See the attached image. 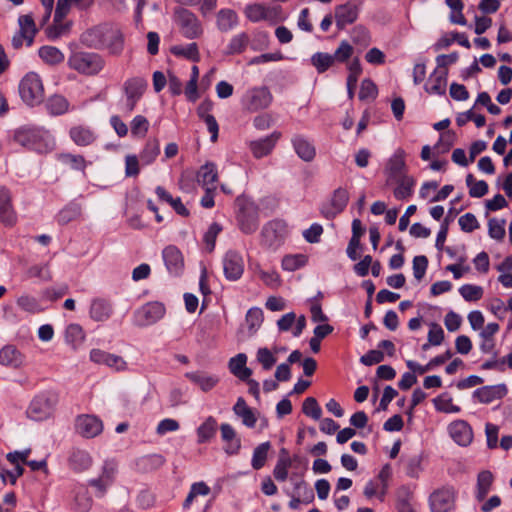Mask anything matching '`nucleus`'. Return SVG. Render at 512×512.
I'll return each mask as SVG.
<instances>
[{
	"instance_id": "obj_1",
	"label": "nucleus",
	"mask_w": 512,
	"mask_h": 512,
	"mask_svg": "<svg viewBox=\"0 0 512 512\" xmlns=\"http://www.w3.org/2000/svg\"><path fill=\"white\" fill-rule=\"evenodd\" d=\"M104 64L103 58L96 53L75 51L68 58V65L71 69L89 76L98 74Z\"/></svg>"
},
{
	"instance_id": "obj_2",
	"label": "nucleus",
	"mask_w": 512,
	"mask_h": 512,
	"mask_svg": "<svg viewBox=\"0 0 512 512\" xmlns=\"http://www.w3.org/2000/svg\"><path fill=\"white\" fill-rule=\"evenodd\" d=\"M57 403L58 395L53 391H45L32 399L26 414L34 421H43L52 415Z\"/></svg>"
},
{
	"instance_id": "obj_3",
	"label": "nucleus",
	"mask_w": 512,
	"mask_h": 512,
	"mask_svg": "<svg viewBox=\"0 0 512 512\" xmlns=\"http://www.w3.org/2000/svg\"><path fill=\"white\" fill-rule=\"evenodd\" d=\"M19 93L22 100L29 106L42 103L44 87L40 76L34 72L26 74L19 84Z\"/></svg>"
},
{
	"instance_id": "obj_4",
	"label": "nucleus",
	"mask_w": 512,
	"mask_h": 512,
	"mask_svg": "<svg viewBox=\"0 0 512 512\" xmlns=\"http://www.w3.org/2000/svg\"><path fill=\"white\" fill-rule=\"evenodd\" d=\"M236 205L239 208L237 221L240 230L245 234L254 233L259 225L258 208L244 197H237Z\"/></svg>"
},
{
	"instance_id": "obj_5",
	"label": "nucleus",
	"mask_w": 512,
	"mask_h": 512,
	"mask_svg": "<svg viewBox=\"0 0 512 512\" xmlns=\"http://www.w3.org/2000/svg\"><path fill=\"white\" fill-rule=\"evenodd\" d=\"M287 234L286 223L282 220H272L261 230V244L271 250H276L283 243Z\"/></svg>"
},
{
	"instance_id": "obj_6",
	"label": "nucleus",
	"mask_w": 512,
	"mask_h": 512,
	"mask_svg": "<svg viewBox=\"0 0 512 512\" xmlns=\"http://www.w3.org/2000/svg\"><path fill=\"white\" fill-rule=\"evenodd\" d=\"M244 13L246 17L252 22H259L267 20L271 22H278L282 20V8L279 5L276 6H265L263 4H251L248 5Z\"/></svg>"
},
{
	"instance_id": "obj_7",
	"label": "nucleus",
	"mask_w": 512,
	"mask_h": 512,
	"mask_svg": "<svg viewBox=\"0 0 512 512\" xmlns=\"http://www.w3.org/2000/svg\"><path fill=\"white\" fill-rule=\"evenodd\" d=\"M165 314V307L160 302H150L135 312V324L139 327L152 325Z\"/></svg>"
},
{
	"instance_id": "obj_8",
	"label": "nucleus",
	"mask_w": 512,
	"mask_h": 512,
	"mask_svg": "<svg viewBox=\"0 0 512 512\" xmlns=\"http://www.w3.org/2000/svg\"><path fill=\"white\" fill-rule=\"evenodd\" d=\"M432 512H449L455 505V490L453 487H443L434 491L429 498Z\"/></svg>"
},
{
	"instance_id": "obj_9",
	"label": "nucleus",
	"mask_w": 512,
	"mask_h": 512,
	"mask_svg": "<svg viewBox=\"0 0 512 512\" xmlns=\"http://www.w3.org/2000/svg\"><path fill=\"white\" fill-rule=\"evenodd\" d=\"M272 101V95L267 87L253 88L244 96L243 103L247 110L255 112L267 108Z\"/></svg>"
},
{
	"instance_id": "obj_10",
	"label": "nucleus",
	"mask_w": 512,
	"mask_h": 512,
	"mask_svg": "<svg viewBox=\"0 0 512 512\" xmlns=\"http://www.w3.org/2000/svg\"><path fill=\"white\" fill-rule=\"evenodd\" d=\"M147 87V81L142 77L128 79L124 83V92L126 95L125 108L127 112H132L137 102L142 97Z\"/></svg>"
},
{
	"instance_id": "obj_11",
	"label": "nucleus",
	"mask_w": 512,
	"mask_h": 512,
	"mask_svg": "<svg viewBox=\"0 0 512 512\" xmlns=\"http://www.w3.org/2000/svg\"><path fill=\"white\" fill-rule=\"evenodd\" d=\"M176 22L182 34L188 39L196 38L202 33L198 19L189 10L180 9L176 11Z\"/></svg>"
},
{
	"instance_id": "obj_12",
	"label": "nucleus",
	"mask_w": 512,
	"mask_h": 512,
	"mask_svg": "<svg viewBox=\"0 0 512 512\" xmlns=\"http://www.w3.org/2000/svg\"><path fill=\"white\" fill-rule=\"evenodd\" d=\"M359 1L351 0L335 7V22L339 30L354 23L358 18Z\"/></svg>"
},
{
	"instance_id": "obj_13",
	"label": "nucleus",
	"mask_w": 512,
	"mask_h": 512,
	"mask_svg": "<svg viewBox=\"0 0 512 512\" xmlns=\"http://www.w3.org/2000/svg\"><path fill=\"white\" fill-rule=\"evenodd\" d=\"M405 155V151L399 148L388 160L385 167V173L387 175V184H392V181L402 178V176H407Z\"/></svg>"
},
{
	"instance_id": "obj_14",
	"label": "nucleus",
	"mask_w": 512,
	"mask_h": 512,
	"mask_svg": "<svg viewBox=\"0 0 512 512\" xmlns=\"http://www.w3.org/2000/svg\"><path fill=\"white\" fill-rule=\"evenodd\" d=\"M76 432L84 438H93L103 430L100 419L92 415H80L75 422Z\"/></svg>"
},
{
	"instance_id": "obj_15",
	"label": "nucleus",
	"mask_w": 512,
	"mask_h": 512,
	"mask_svg": "<svg viewBox=\"0 0 512 512\" xmlns=\"http://www.w3.org/2000/svg\"><path fill=\"white\" fill-rule=\"evenodd\" d=\"M223 270L225 277L230 281L238 280L244 271V261L242 256L236 251L226 252L223 258Z\"/></svg>"
},
{
	"instance_id": "obj_16",
	"label": "nucleus",
	"mask_w": 512,
	"mask_h": 512,
	"mask_svg": "<svg viewBox=\"0 0 512 512\" xmlns=\"http://www.w3.org/2000/svg\"><path fill=\"white\" fill-rule=\"evenodd\" d=\"M90 360L96 364H104L115 371H124L127 369V362L123 357L101 349H92L90 352Z\"/></svg>"
},
{
	"instance_id": "obj_17",
	"label": "nucleus",
	"mask_w": 512,
	"mask_h": 512,
	"mask_svg": "<svg viewBox=\"0 0 512 512\" xmlns=\"http://www.w3.org/2000/svg\"><path fill=\"white\" fill-rule=\"evenodd\" d=\"M103 48L113 55H119L123 50V34L119 28L105 24Z\"/></svg>"
},
{
	"instance_id": "obj_18",
	"label": "nucleus",
	"mask_w": 512,
	"mask_h": 512,
	"mask_svg": "<svg viewBox=\"0 0 512 512\" xmlns=\"http://www.w3.org/2000/svg\"><path fill=\"white\" fill-rule=\"evenodd\" d=\"M507 392L508 389L505 384L483 386L474 391L473 397L477 398L481 403L489 404L494 400L502 399L506 396Z\"/></svg>"
},
{
	"instance_id": "obj_19",
	"label": "nucleus",
	"mask_w": 512,
	"mask_h": 512,
	"mask_svg": "<svg viewBox=\"0 0 512 512\" xmlns=\"http://www.w3.org/2000/svg\"><path fill=\"white\" fill-rule=\"evenodd\" d=\"M449 433L453 440L461 446L469 445L473 439L472 429L464 420H457L451 423Z\"/></svg>"
},
{
	"instance_id": "obj_20",
	"label": "nucleus",
	"mask_w": 512,
	"mask_h": 512,
	"mask_svg": "<svg viewBox=\"0 0 512 512\" xmlns=\"http://www.w3.org/2000/svg\"><path fill=\"white\" fill-rule=\"evenodd\" d=\"M448 69L436 68L425 84L429 94L443 95L446 92Z\"/></svg>"
},
{
	"instance_id": "obj_21",
	"label": "nucleus",
	"mask_w": 512,
	"mask_h": 512,
	"mask_svg": "<svg viewBox=\"0 0 512 512\" xmlns=\"http://www.w3.org/2000/svg\"><path fill=\"white\" fill-rule=\"evenodd\" d=\"M162 256L170 273L178 275L182 271L184 260L181 251L176 246H167L163 250Z\"/></svg>"
},
{
	"instance_id": "obj_22",
	"label": "nucleus",
	"mask_w": 512,
	"mask_h": 512,
	"mask_svg": "<svg viewBox=\"0 0 512 512\" xmlns=\"http://www.w3.org/2000/svg\"><path fill=\"white\" fill-rule=\"evenodd\" d=\"M15 219L11 193L6 187H0V221L6 225H12Z\"/></svg>"
},
{
	"instance_id": "obj_23",
	"label": "nucleus",
	"mask_w": 512,
	"mask_h": 512,
	"mask_svg": "<svg viewBox=\"0 0 512 512\" xmlns=\"http://www.w3.org/2000/svg\"><path fill=\"white\" fill-rule=\"evenodd\" d=\"M69 136L78 146H89L96 140L95 132L90 127L82 124L71 127Z\"/></svg>"
},
{
	"instance_id": "obj_24",
	"label": "nucleus",
	"mask_w": 512,
	"mask_h": 512,
	"mask_svg": "<svg viewBox=\"0 0 512 512\" xmlns=\"http://www.w3.org/2000/svg\"><path fill=\"white\" fill-rule=\"evenodd\" d=\"M279 132H273L271 135L261 140L250 142V149L256 158H262L268 155L274 148L277 140L280 138Z\"/></svg>"
},
{
	"instance_id": "obj_25",
	"label": "nucleus",
	"mask_w": 512,
	"mask_h": 512,
	"mask_svg": "<svg viewBox=\"0 0 512 512\" xmlns=\"http://www.w3.org/2000/svg\"><path fill=\"white\" fill-rule=\"evenodd\" d=\"M292 144L297 155L305 162H311L316 155L315 147L301 135L292 138Z\"/></svg>"
},
{
	"instance_id": "obj_26",
	"label": "nucleus",
	"mask_w": 512,
	"mask_h": 512,
	"mask_svg": "<svg viewBox=\"0 0 512 512\" xmlns=\"http://www.w3.org/2000/svg\"><path fill=\"white\" fill-rule=\"evenodd\" d=\"M246 362L247 356L244 353H239L229 360L230 372L242 381L248 380L252 374V370L246 367Z\"/></svg>"
},
{
	"instance_id": "obj_27",
	"label": "nucleus",
	"mask_w": 512,
	"mask_h": 512,
	"mask_svg": "<svg viewBox=\"0 0 512 512\" xmlns=\"http://www.w3.org/2000/svg\"><path fill=\"white\" fill-rule=\"evenodd\" d=\"M222 439L227 443L225 452L229 455L237 454L241 448V441L236 437V432L230 424L220 426Z\"/></svg>"
},
{
	"instance_id": "obj_28",
	"label": "nucleus",
	"mask_w": 512,
	"mask_h": 512,
	"mask_svg": "<svg viewBox=\"0 0 512 512\" xmlns=\"http://www.w3.org/2000/svg\"><path fill=\"white\" fill-rule=\"evenodd\" d=\"M23 363L21 352L14 345H6L0 350V364L7 367L18 368Z\"/></svg>"
},
{
	"instance_id": "obj_29",
	"label": "nucleus",
	"mask_w": 512,
	"mask_h": 512,
	"mask_svg": "<svg viewBox=\"0 0 512 512\" xmlns=\"http://www.w3.org/2000/svg\"><path fill=\"white\" fill-rule=\"evenodd\" d=\"M104 34L105 24L96 26L82 34L81 42L90 48L101 49L103 48Z\"/></svg>"
},
{
	"instance_id": "obj_30",
	"label": "nucleus",
	"mask_w": 512,
	"mask_h": 512,
	"mask_svg": "<svg viewBox=\"0 0 512 512\" xmlns=\"http://www.w3.org/2000/svg\"><path fill=\"white\" fill-rule=\"evenodd\" d=\"M218 180V172L214 163H206L201 166L197 173V182L203 188H212Z\"/></svg>"
},
{
	"instance_id": "obj_31",
	"label": "nucleus",
	"mask_w": 512,
	"mask_h": 512,
	"mask_svg": "<svg viewBox=\"0 0 512 512\" xmlns=\"http://www.w3.org/2000/svg\"><path fill=\"white\" fill-rule=\"evenodd\" d=\"M233 412L242 419V423L253 428L256 425L257 418L253 410L246 404L244 398L239 397L233 407Z\"/></svg>"
},
{
	"instance_id": "obj_32",
	"label": "nucleus",
	"mask_w": 512,
	"mask_h": 512,
	"mask_svg": "<svg viewBox=\"0 0 512 512\" xmlns=\"http://www.w3.org/2000/svg\"><path fill=\"white\" fill-rule=\"evenodd\" d=\"M92 464V458L88 452L80 449L74 450L69 457V465L76 472L87 470Z\"/></svg>"
},
{
	"instance_id": "obj_33",
	"label": "nucleus",
	"mask_w": 512,
	"mask_h": 512,
	"mask_svg": "<svg viewBox=\"0 0 512 512\" xmlns=\"http://www.w3.org/2000/svg\"><path fill=\"white\" fill-rule=\"evenodd\" d=\"M165 463L162 455L151 454L140 457L136 461L137 469L141 472L147 473L159 469Z\"/></svg>"
},
{
	"instance_id": "obj_34",
	"label": "nucleus",
	"mask_w": 512,
	"mask_h": 512,
	"mask_svg": "<svg viewBox=\"0 0 512 512\" xmlns=\"http://www.w3.org/2000/svg\"><path fill=\"white\" fill-rule=\"evenodd\" d=\"M112 313V307L104 299H94L90 307V315L95 321H105Z\"/></svg>"
},
{
	"instance_id": "obj_35",
	"label": "nucleus",
	"mask_w": 512,
	"mask_h": 512,
	"mask_svg": "<svg viewBox=\"0 0 512 512\" xmlns=\"http://www.w3.org/2000/svg\"><path fill=\"white\" fill-rule=\"evenodd\" d=\"M186 377L195 384L199 385L201 390L204 392L211 390L219 381L216 376L208 375L202 372L186 373Z\"/></svg>"
},
{
	"instance_id": "obj_36",
	"label": "nucleus",
	"mask_w": 512,
	"mask_h": 512,
	"mask_svg": "<svg viewBox=\"0 0 512 512\" xmlns=\"http://www.w3.org/2000/svg\"><path fill=\"white\" fill-rule=\"evenodd\" d=\"M71 22H64V18L57 20L56 13L54 12L53 24L48 26L45 30L49 39L55 40L70 31Z\"/></svg>"
},
{
	"instance_id": "obj_37",
	"label": "nucleus",
	"mask_w": 512,
	"mask_h": 512,
	"mask_svg": "<svg viewBox=\"0 0 512 512\" xmlns=\"http://www.w3.org/2000/svg\"><path fill=\"white\" fill-rule=\"evenodd\" d=\"M45 107L51 115H62L68 111L69 102L61 95H53L48 98Z\"/></svg>"
},
{
	"instance_id": "obj_38",
	"label": "nucleus",
	"mask_w": 512,
	"mask_h": 512,
	"mask_svg": "<svg viewBox=\"0 0 512 512\" xmlns=\"http://www.w3.org/2000/svg\"><path fill=\"white\" fill-rule=\"evenodd\" d=\"M392 183H396L397 187L394 189V196L399 199H406L412 194V188L415 184V181L409 175L402 176V178L396 179L392 181Z\"/></svg>"
},
{
	"instance_id": "obj_39",
	"label": "nucleus",
	"mask_w": 512,
	"mask_h": 512,
	"mask_svg": "<svg viewBox=\"0 0 512 512\" xmlns=\"http://www.w3.org/2000/svg\"><path fill=\"white\" fill-rule=\"evenodd\" d=\"M349 75L347 77V92L350 99L354 97L358 77L362 73V67L358 58L353 59L349 64Z\"/></svg>"
},
{
	"instance_id": "obj_40",
	"label": "nucleus",
	"mask_w": 512,
	"mask_h": 512,
	"mask_svg": "<svg viewBox=\"0 0 512 512\" xmlns=\"http://www.w3.org/2000/svg\"><path fill=\"white\" fill-rule=\"evenodd\" d=\"M81 213L82 208L80 204L70 203L58 213V223L61 225L68 224L69 222L78 219L81 216Z\"/></svg>"
},
{
	"instance_id": "obj_41",
	"label": "nucleus",
	"mask_w": 512,
	"mask_h": 512,
	"mask_svg": "<svg viewBox=\"0 0 512 512\" xmlns=\"http://www.w3.org/2000/svg\"><path fill=\"white\" fill-rule=\"evenodd\" d=\"M216 429L217 421L212 416L208 417L197 429L198 443H205L213 438Z\"/></svg>"
},
{
	"instance_id": "obj_42",
	"label": "nucleus",
	"mask_w": 512,
	"mask_h": 512,
	"mask_svg": "<svg viewBox=\"0 0 512 512\" xmlns=\"http://www.w3.org/2000/svg\"><path fill=\"white\" fill-rule=\"evenodd\" d=\"M40 58L49 65H57L64 60V54L54 46H43L39 49Z\"/></svg>"
},
{
	"instance_id": "obj_43",
	"label": "nucleus",
	"mask_w": 512,
	"mask_h": 512,
	"mask_svg": "<svg viewBox=\"0 0 512 512\" xmlns=\"http://www.w3.org/2000/svg\"><path fill=\"white\" fill-rule=\"evenodd\" d=\"M17 306L25 312L36 314L43 311L39 301L28 294L20 295L16 300Z\"/></svg>"
},
{
	"instance_id": "obj_44",
	"label": "nucleus",
	"mask_w": 512,
	"mask_h": 512,
	"mask_svg": "<svg viewBox=\"0 0 512 512\" xmlns=\"http://www.w3.org/2000/svg\"><path fill=\"white\" fill-rule=\"evenodd\" d=\"M237 15L233 10H220L217 15V25L218 28L227 32L231 30L237 24Z\"/></svg>"
},
{
	"instance_id": "obj_45",
	"label": "nucleus",
	"mask_w": 512,
	"mask_h": 512,
	"mask_svg": "<svg viewBox=\"0 0 512 512\" xmlns=\"http://www.w3.org/2000/svg\"><path fill=\"white\" fill-rule=\"evenodd\" d=\"M493 482V475L490 471H482L478 475L477 479V494L476 498L479 501L484 500V498L487 496L490 487Z\"/></svg>"
},
{
	"instance_id": "obj_46",
	"label": "nucleus",
	"mask_w": 512,
	"mask_h": 512,
	"mask_svg": "<svg viewBox=\"0 0 512 512\" xmlns=\"http://www.w3.org/2000/svg\"><path fill=\"white\" fill-rule=\"evenodd\" d=\"M19 31L29 35L28 46H31L37 33V28L31 14L21 15L18 18Z\"/></svg>"
},
{
	"instance_id": "obj_47",
	"label": "nucleus",
	"mask_w": 512,
	"mask_h": 512,
	"mask_svg": "<svg viewBox=\"0 0 512 512\" xmlns=\"http://www.w3.org/2000/svg\"><path fill=\"white\" fill-rule=\"evenodd\" d=\"M160 152V146L157 139H150L147 141L143 151L140 154L141 161L149 165L151 164Z\"/></svg>"
},
{
	"instance_id": "obj_48",
	"label": "nucleus",
	"mask_w": 512,
	"mask_h": 512,
	"mask_svg": "<svg viewBox=\"0 0 512 512\" xmlns=\"http://www.w3.org/2000/svg\"><path fill=\"white\" fill-rule=\"evenodd\" d=\"M311 63L318 73H324L334 65L331 54L324 52H317L313 54L311 57Z\"/></svg>"
},
{
	"instance_id": "obj_49",
	"label": "nucleus",
	"mask_w": 512,
	"mask_h": 512,
	"mask_svg": "<svg viewBox=\"0 0 512 512\" xmlns=\"http://www.w3.org/2000/svg\"><path fill=\"white\" fill-rule=\"evenodd\" d=\"M306 263L307 256L303 254H289L283 257L281 265L284 270L292 272L305 266Z\"/></svg>"
},
{
	"instance_id": "obj_50",
	"label": "nucleus",
	"mask_w": 512,
	"mask_h": 512,
	"mask_svg": "<svg viewBox=\"0 0 512 512\" xmlns=\"http://www.w3.org/2000/svg\"><path fill=\"white\" fill-rule=\"evenodd\" d=\"M270 447V442H264L254 449L252 457V467L254 469L259 470L265 465Z\"/></svg>"
},
{
	"instance_id": "obj_51",
	"label": "nucleus",
	"mask_w": 512,
	"mask_h": 512,
	"mask_svg": "<svg viewBox=\"0 0 512 512\" xmlns=\"http://www.w3.org/2000/svg\"><path fill=\"white\" fill-rule=\"evenodd\" d=\"M171 52L176 56H182L192 61L199 60V52L196 43H190L187 46H173Z\"/></svg>"
},
{
	"instance_id": "obj_52",
	"label": "nucleus",
	"mask_w": 512,
	"mask_h": 512,
	"mask_svg": "<svg viewBox=\"0 0 512 512\" xmlns=\"http://www.w3.org/2000/svg\"><path fill=\"white\" fill-rule=\"evenodd\" d=\"M250 42V38L246 33H240L234 36L230 44L228 45V54H240L242 53Z\"/></svg>"
},
{
	"instance_id": "obj_53",
	"label": "nucleus",
	"mask_w": 512,
	"mask_h": 512,
	"mask_svg": "<svg viewBox=\"0 0 512 512\" xmlns=\"http://www.w3.org/2000/svg\"><path fill=\"white\" fill-rule=\"evenodd\" d=\"M263 311L260 308L254 307L248 310L246 314V323L248 325L250 334H254L263 322Z\"/></svg>"
},
{
	"instance_id": "obj_54",
	"label": "nucleus",
	"mask_w": 512,
	"mask_h": 512,
	"mask_svg": "<svg viewBox=\"0 0 512 512\" xmlns=\"http://www.w3.org/2000/svg\"><path fill=\"white\" fill-rule=\"evenodd\" d=\"M435 408L444 413H458L460 411V407L457 405H454L452 403V398L448 397L447 394H441L440 396L436 397L434 400Z\"/></svg>"
},
{
	"instance_id": "obj_55",
	"label": "nucleus",
	"mask_w": 512,
	"mask_h": 512,
	"mask_svg": "<svg viewBox=\"0 0 512 512\" xmlns=\"http://www.w3.org/2000/svg\"><path fill=\"white\" fill-rule=\"evenodd\" d=\"M131 134L134 137H144L149 129V121L142 115H137L131 121Z\"/></svg>"
},
{
	"instance_id": "obj_56",
	"label": "nucleus",
	"mask_w": 512,
	"mask_h": 512,
	"mask_svg": "<svg viewBox=\"0 0 512 512\" xmlns=\"http://www.w3.org/2000/svg\"><path fill=\"white\" fill-rule=\"evenodd\" d=\"M459 293L466 301H478L483 296V288L477 285L465 284L460 287Z\"/></svg>"
},
{
	"instance_id": "obj_57",
	"label": "nucleus",
	"mask_w": 512,
	"mask_h": 512,
	"mask_svg": "<svg viewBox=\"0 0 512 512\" xmlns=\"http://www.w3.org/2000/svg\"><path fill=\"white\" fill-rule=\"evenodd\" d=\"M302 411L306 416H309L314 420H319L322 415L321 407L314 397H308L304 400Z\"/></svg>"
},
{
	"instance_id": "obj_58",
	"label": "nucleus",
	"mask_w": 512,
	"mask_h": 512,
	"mask_svg": "<svg viewBox=\"0 0 512 512\" xmlns=\"http://www.w3.org/2000/svg\"><path fill=\"white\" fill-rule=\"evenodd\" d=\"M26 275L28 278L37 277L42 281H50L52 280V273L49 269L48 264L43 265H33L28 268Z\"/></svg>"
},
{
	"instance_id": "obj_59",
	"label": "nucleus",
	"mask_w": 512,
	"mask_h": 512,
	"mask_svg": "<svg viewBox=\"0 0 512 512\" xmlns=\"http://www.w3.org/2000/svg\"><path fill=\"white\" fill-rule=\"evenodd\" d=\"M489 236L496 240H502L505 236V220L491 218L488 221Z\"/></svg>"
},
{
	"instance_id": "obj_60",
	"label": "nucleus",
	"mask_w": 512,
	"mask_h": 512,
	"mask_svg": "<svg viewBox=\"0 0 512 512\" xmlns=\"http://www.w3.org/2000/svg\"><path fill=\"white\" fill-rule=\"evenodd\" d=\"M378 90L376 84L369 78H366L362 81L360 91H359V99L364 101L368 99H375L377 96Z\"/></svg>"
},
{
	"instance_id": "obj_61",
	"label": "nucleus",
	"mask_w": 512,
	"mask_h": 512,
	"mask_svg": "<svg viewBox=\"0 0 512 512\" xmlns=\"http://www.w3.org/2000/svg\"><path fill=\"white\" fill-rule=\"evenodd\" d=\"M257 361L262 365L264 370H270L276 363L277 359L272 352L266 348H259L257 351Z\"/></svg>"
},
{
	"instance_id": "obj_62",
	"label": "nucleus",
	"mask_w": 512,
	"mask_h": 512,
	"mask_svg": "<svg viewBox=\"0 0 512 512\" xmlns=\"http://www.w3.org/2000/svg\"><path fill=\"white\" fill-rule=\"evenodd\" d=\"M348 192L343 188H338L334 191L331 198V206L336 208V212H342L348 203Z\"/></svg>"
},
{
	"instance_id": "obj_63",
	"label": "nucleus",
	"mask_w": 512,
	"mask_h": 512,
	"mask_svg": "<svg viewBox=\"0 0 512 512\" xmlns=\"http://www.w3.org/2000/svg\"><path fill=\"white\" fill-rule=\"evenodd\" d=\"M295 495L302 498L303 503H310L314 500V492L304 480L295 483Z\"/></svg>"
},
{
	"instance_id": "obj_64",
	"label": "nucleus",
	"mask_w": 512,
	"mask_h": 512,
	"mask_svg": "<svg viewBox=\"0 0 512 512\" xmlns=\"http://www.w3.org/2000/svg\"><path fill=\"white\" fill-rule=\"evenodd\" d=\"M222 227L218 223H212L208 229V231L204 235V242L206 244V248L208 252H212L215 248L216 238L218 234L221 232Z\"/></svg>"
}]
</instances>
